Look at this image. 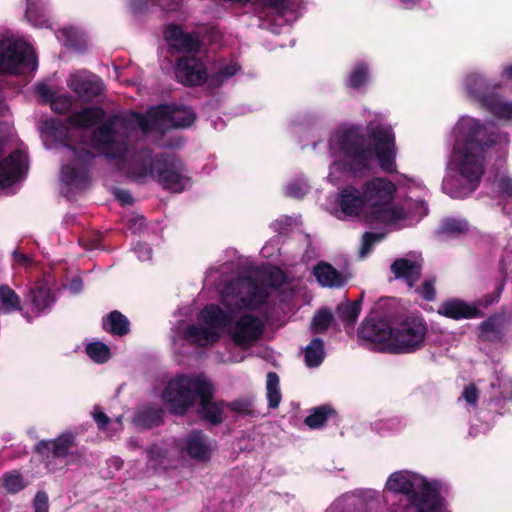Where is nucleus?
Instances as JSON below:
<instances>
[{
  "instance_id": "f257e3e1",
  "label": "nucleus",
  "mask_w": 512,
  "mask_h": 512,
  "mask_svg": "<svg viewBox=\"0 0 512 512\" xmlns=\"http://www.w3.org/2000/svg\"><path fill=\"white\" fill-rule=\"evenodd\" d=\"M100 107H87L73 113L69 126L57 128L56 134L65 145L64 155L69 162L62 166L61 181L67 193L83 189L88 181L87 168L93 154L88 146L116 161L118 168L139 182L151 178L164 189L180 193L190 186V177L182 161L172 154L152 157L150 150L134 151L128 146L131 132L144 134L169 128L189 127L195 120L194 111L186 106L159 105L150 108L145 115L131 112L125 116H113L84 140L88 129L104 119Z\"/></svg>"
},
{
  "instance_id": "f03ea898",
  "label": "nucleus",
  "mask_w": 512,
  "mask_h": 512,
  "mask_svg": "<svg viewBox=\"0 0 512 512\" xmlns=\"http://www.w3.org/2000/svg\"><path fill=\"white\" fill-rule=\"evenodd\" d=\"M297 285L275 267L256 272L253 277L221 281L217 285L221 305L205 306L196 324L180 322L172 338L174 348L180 350L183 342L212 345L224 331L236 346L250 348L263 334L272 295L278 290H294Z\"/></svg>"
},
{
  "instance_id": "7ed1b4c3",
  "label": "nucleus",
  "mask_w": 512,
  "mask_h": 512,
  "mask_svg": "<svg viewBox=\"0 0 512 512\" xmlns=\"http://www.w3.org/2000/svg\"><path fill=\"white\" fill-rule=\"evenodd\" d=\"M364 134L360 126L338 129L330 138L329 151L333 158L327 180L338 185L350 178L359 177L377 159L382 170L396 171L395 135L380 113H367Z\"/></svg>"
},
{
  "instance_id": "20e7f679",
  "label": "nucleus",
  "mask_w": 512,
  "mask_h": 512,
  "mask_svg": "<svg viewBox=\"0 0 512 512\" xmlns=\"http://www.w3.org/2000/svg\"><path fill=\"white\" fill-rule=\"evenodd\" d=\"M455 159L459 176L450 177V197L464 198L478 187L485 173L486 154L502 139L509 143L507 134L489 131L479 119L462 117L454 127Z\"/></svg>"
},
{
  "instance_id": "39448f33",
  "label": "nucleus",
  "mask_w": 512,
  "mask_h": 512,
  "mask_svg": "<svg viewBox=\"0 0 512 512\" xmlns=\"http://www.w3.org/2000/svg\"><path fill=\"white\" fill-rule=\"evenodd\" d=\"M396 185L384 177H374L362 185L369 224L409 226L427 214L424 201L393 202Z\"/></svg>"
},
{
  "instance_id": "423d86ee",
  "label": "nucleus",
  "mask_w": 512,
  "mask_h": 512,
  "mask_svg": "<svg viewBox=\"0 0 512 512\" xmlns=\"http://www.w3.org/2000/svg\"><path fill=\"white\" fill-rule=\"evenodd\" d=\"M214 388L203 374H179L171 378L161 393V399L171 413L183 415L197 400L200 415L212 424L223 420L224 406L211 401Z\"/></svg>"
},
{
  "instance_id": "0eeeda50",
  "label": "nucleus",
  "mask_w": 512,
  "mask_h": 512,
  "mask_svg": "<svg viewBox=\"0 0 512 512\" xmlns=\"http://www.w3.org/2000/svg\"><path fill=\"white\" fill-rule=\"evenodd\" d=\"M426 333L422 318L409 316L390 325L387 321L366 319L359 336L373 349L390 353H409L420 347Z\"/></svg>"
},
{
  "instance_id": "6e6552de",
  "label": "nucleus",
  "mask_w": 512,
  "mask_h": 512,
  "mask_svg": "<svg viewBox=\"0 0 512 512\" xmlns=\"http://www.w3.org/2000/svg\"><path fill=\"white\" fill-rule=\"evenodd\" d=\"M441 485L423 476L401 470L389 475L384 493L401 495L397 503L389 505V512H437L442 505Z\"/></svg>"
},
{
  "instance_id": "1a4fd4ad",
  "label": "nucleus",
  "mask_w": 512,
  "mask_h": 512,
  "mask_svg": "<svg viewBox=\"0 0 512 512\" xmlns=\"http://www.w3.org/2000/svg\"><path fill=\"white\" fill-rule=\"evenodd\" d=\"M215 449V443L200 431H193L177 446L173 443L153 445L147 452L148 466L155 471L176 467V455L186 453L198 462L208 461Z\"/></svg>"
},
{
  "instance_id": "9d476101",
  "label": "nucleus",
  "mask_w": 512,
  "mask_h": 512,
  "mask_svg": "<svg viewBox=\"0 0 512 512\" xmlns=\"http://www.w3.org/2000/svg\"><path fill=\"white\" fill-rule=\"evenodd\" d=\"M36 67V55L26 41L10 33L0 35V73L23 74Z\"/></svg>"
},
{
  "instance_id": "9b49d317",
  "label": "nucleus",
  "mask_w": 512,
  "mask_h": 512,
  "mask_svg": "<svg viewBox=\"0 0 512 512\" xmlns=\"http://www.w3.org/2000/svg\"><path fill=\"white\" fill-rule=\"evenodd\" d=\"M336 215L340 219L356 218L368 223V211L362 189L347 185L338 194Z\"/></svg>"
},
{
  "instance_id": "f8f14e48",
  "label": "nucleus",
  "mask_w": 512,
  "mask_h": 512,
  "mask_svg": "<svg viewBox=\"0 0 512 512\" xmlns=\"http://www.w3.org/2000/svg\"><path fill=\"white\" fill-rule=\"evenodd\" d=\"M67 86L84 102L92 101L95 97L102 94L104 84L95 74L86 71H76L67 78Z\"/></svg>"
},
{
  "instance_id": "ddd939ff",
  "label": "nucleus",
  "mask_w": 512,
  "mask_h": 512,
  "mask_svg": "<svg viewBox=\"0 0 512 512\" xmlns=\"http://www.w3.org/2000/svg\"><path fill=\"white\" fill-rule=\"evenodd\" d=\"M28 170L27 156L21 150L0 161V189L7 190L24 178Z\"/></svg>"
},
{
  "instance_id": "4468645a",
  "label": "nucleus",
  "mask_w": 512,
  "mask_h": 512,
  "mask_svg": "<svg viewBox=\"0 0 512 512\" xmlns=\"http://www.w3.org/2000/svg\"><path fill=\"white\" fill-rule=\"evenodd\" d=\"M175 74L179 82L189 86L200 85L207 79L206 68L196 54L181 58Z\"/></svg>"
},
{
  "instance_id": "2eb2a0df",
  "label": "nucleus",
  "mask_w": 512,
  "mask_h": 512,
  "mask_svg": "<svg viewBox=\"0 0 512 512\" xmlns=\"http://www.w3.org/2000/svg\"><path fill=\"white\" fill-rule=\"evenodd\" d=\"M164 39L170 49L186 53V56L195 55L200 47L198 36L194 33H185L180 26L169 25L164 31Z\"/></svg>"
},
{
  "instance_id": "dca6fc26",
  "label": "nucleus",
  "mask_w": 512,
  "mask_h": 512,
  "mask_svg": "<svg viewBox=\"0 0 512 512\" xmlns=\"http://www.w3.org/2000/svg\"><path fill=\"white\" fill-rule=\"evenodd\" d=\"M395 278L402 279L409 288L418 282L422 271V258L416 254L395 260L391 265Z\"/></svg>"
},
{
  "instance_id": "f3484780",
  "label": "nucleus",
  "mask_w": 512,
  "mask_h": 512,
  "mask_svg": "<svg viewBox=\"0 0 512 512\" xmlns=\"http://www.w3.org/2000/svg\"><path fill=\"white\" fill-rule=\"evenodd\" d=\"M481 107L500 120H512V101H505L499 94L474 93Z\"/></svg>"
},
{
  "instance_id": "a211bd4d",
  "label": "nucleus",
  "mask_w": 512,
  "mask_h": 512,
  "mask_svg": "<svg viewBox=\"0 0 512 512\" xmlns=\"http://www.w3.org/2000/svg\"><path fill=\"white\" fill-rule=\"evenodd\" d=\"M380 501V494L376 490L367 489L358 491L353 495H344L337 499L331 510H337L340 508H349L350 506H356L358 504L365 505L368 509H374L378 507Z\"/></svg>"
},
{
  "instance_id": "6ab92c4d",
  "label": "nucleus",
  "mask_w": 512,
  "mask_h": 512,
  "mask_svg": "<svg viewBox=\"0 0 512 512\" xmlns=\"http://www.w3.org/2000/svg\"><path fill=\"white\" fill-rule=\"evenodd\" d=\"M75 437L72 433H64L55 440L41 441L37 450L41 454L50 453L52 457L62 459L67 457L74 446Z\"/></svg>"
},
{
  "instance_id": "aec40b11",
  "label": "nucleus",
  "mask_w": 512,
  "mask_h": 512,
  "mask_svg": "<svg viewBox=\"0 0 512 512\" xmlns=\"http://www.w3.org/2000/svg\"><path fill=\"white\" fill-rule=\"evenodd\" d=\"M313 275L321 286L329 288L341 287L347 280L344 275L326 262L317 264L313 268Z\"/></svg>"
},
{
  "instance_id": "412c9836",
  "label": "nucleus",
  "mask_w": 512,
  "mask_h": 512,
  "mask_svg": "<svg viewBox=\"0 0 512 512\" xmlns=\"http://www.w3.org/2000/svg\"><path fill=\"white\" fill-rule=\"evenodd\" d=\"M36 91L43 101L49 102L51 108L58 113L67 112L72 106L70 95L54 92L47 84H39Z\"/></svg>"
},
{
  "instance_id": "4be33fe9",
  "label": "nucleus",
  "mask_w": 512,
  "mask_h": 512,
  "mask_svg": "<svg viewBox=\"0 0 512 512\" xmlns=\"http://www.w3.org/2000/svg\"><path fill=\"white\" fill-rule=\"evenodd\" d=\"M30 301L33 309L38 312L46 310L53 304L54 297L47 280L39 281L34 285L30 292Z\"/></svg>"
},
{
  "instance_id": "5701e85b",
  "label": "nucleus",
  "mask_w": 512,
  "mask_h": 512,
  "mask_svg": "<svg viewBox=\"0 0 512 512\" xmlns=\"http://www.w3.org/2000/svg\"><path fill=\"white\" fill-rule=\"evenodd\" d=\"M504 317L492 315L479 325V336L483 341H500L503 337Z\"/></svg>"
},
{
  "instance_id": "b1692460",
  "label": "nucleus",
  "mask_w": 512,
  "mask_h": 512,
  "mask_svg": "<svg viewBox=\"0 0 512 512\" xmlns=\"http://www.w3.org/2000/svg\"><path fill=\"white\" fill-rule=\"evenodd\" d=\"M483 315L478 305H470L460 299H450V319H475Z\"/></svg>"
},
{
  "instance_id": "393cba45",
  "label": "nucleus",
  "mask_w": 512,
  "mask_h": 512,
  "mask_svg": "<svg viewBox=\"0 0 512 512\" xmlns=\"http://www.w3.org/2000/svg\"><path fill=\"white\" fill-rule=\"evenodd\" d=\"M164 410L154 406H144L137 410L134 422L138 426L150 428L159 425L163 420Z\"/></svg>"
},
{
  "instance_id": "a878e982",
  "label": "nucleus",
  "mask_w": 512,
  "mask_h": 512,
  "mask_svg": "<svg viewBox=\"0 0 512 512\" xmlns=\"http://www.w3.org/2000/svg\"><path fill=\"white\" fill-rule=\"evenodd\" d=\"M92 416L95 422L97 423L98 429L104 431L108 437L115 436L123 428L121 416H118L115 419H110L104 412H102L98 408H95L93 410Z\"/></svg>"
},
{
  "instance_id": "bb28decb",
  "label": "nucleus",
  "mask_w": 512,
  "mask_h": 512,
  "mask_svg": "<svg viewBox=\"0 0 512 512\" xmlns=\"http://www.w3.org/2000/svg\"><path fill=\"white\" fill-rule=\"evenodd\" d=\"M129 321L119 311H112L103 320V328L113 335H125L129 332Z\"/></svg>"
},
{
  "instance_id": "cd10ccee",
  "label": "nucleus",
  "mask_w": 512,
  "mask_h": 512,
  "mask_svg": "<svg viewBox=\"0 0 512 512\" xmlns=\"http://www.w3.org/2000/svg\"><path fill=\"white\" fill-rule=\"evenodd\" d=\"M19 296L7 285L0 286V312L11 313L20 310Z\"/></svg>"
},
{
  "instance_id": "c85d7f7f",
  "label": "nucleus",
  "mask_w": 512,
  "mask_h": 512,
  "mask_svg": "<svg viewBox=\"0 0 512 512\" xmlns=\"http://www.w3.org/2000/svg\"><path fill=\"white\" fill-rule=\"evenodd\" d=\"M46 3L44 0H27L26 17L35 26L43 27L46 23L45 16Z\"/></svg>"
},
{
  "instance_id": "c756f323",
  "label": "nucleus",
  "mask_w": 512,
  "mask_h": 512,
  "mask_svg": "<svg viewBox=\"0 0 512 512\" xmlns=\"http://www.w3.org/2000/svg\"><path fill=\"white\" fill-rule=\"evenodd\" d=\"M324 345L321 339L315 338L305 349V361L309 367L320 365L324 359Z\"/></svg>"
},
{
  "instance_id": "7c9ffc66",
  "label": "nucleus",
  "mask_w": 512,
  "mask_h": 512,
  "mask_svg": "<svg viewBox=\"0 0 512 512\" xmlns=\"http://www.w3.org/2000/svg\"><path fill=\"white\" fill-rule=\"evenodd\" d=\"M264 3L274 9L276 14L283 18L285 22H291L297 17L290 0H264Z\"/></svg>"
},
{
  "instance_id": "2f4dec72",
  "label": "nucleus",
  "mask_w": 512,
  "mask_h": 512,
  "mask_svg": "<svg viewBox=\"0 0 512 512\" xmlns=\"http://www.w3.org/2000/svg\"><path fill=\"white\" fill-rule=\"evenodd\" d=\"M266 390L269 407H278L281 401V394L279 390V378L276 373L270 372L267 374Z\"/></svg>"
},
{
  "instance_id": "473e14b6",
  "label": "nucleus",
  "mask_w": 512,
  "mask_h": 512,
  "mask_svg": "<svg viewBox=\"0 0 512 512\" xmlns=\"http://www.w3.org/2000/svg\"><path fill=\"white\" fill-rule=\"evenodd\" d=\"M369 77V70L366 64L359 63L351 71L347 84L353 89H359L366 84Z\"/></svg>"
},
{
  "instance_id": "72a5a7b5",
  "label": "nucleus",
  "mask_w": 512,
  "mask_h": 512,
  "mask_svg": "<svg viewBox=\"0 0 512 512\" xmlns=\"http://www.w3.org/2000/svg\"><path fill=\"white\" fill-rule=\"evenodd\" d=\"M88 356L97 363H104L109 360L111 353L107 345L102 342H91L86 346Z\"/></svg>"
},
{
  "instance_id": "f704fd0d",
  "label": "nucleus",
  "mask_w": 512,
  "mask_h": 512,
  "mask_svg": "<svg viewBox=\"0 0 512 512\" xmlns=\"http://www.w3.org/2000/svg\"><path fill=\"white\" fill-rule=\"evenodd\" d=\"M80 32L72 27H65L56 32V38L66 47L79 49Z\"/></svg>"
},
{
  "instance_id": "c9c22d12",
  "label": "nucleus",
  "mask_w": 512,
  "mask_h": 512,
  "mask_svg": "<svg viewBox=\"0 0 512 512\" xmlns=\"http://www.w3.org/2000/svg\"><path fill=\"white\" fill-rule=\"evenodd\" d=\"M332 413L333 410L328 406L317 407L309 416L305 418V423L310 428H319L326 422L328 416Z\"/></svg>"
},
{
  "instance_id": "e433bc0d",
  "label": "nucleus",
  "mask_w": 512,
  "mask_h": 512,
  "mask_svg": "<svg viewBox=\"0 0 512 512\" xmlns=\"http://www.w3.org/2000/svg\"><path fill=\"white\" fill-rule=\"evenodd\" d=\"M362 298L363 294H361L360 299L357 301L340 306L338 308V313L344 321L352 324L357 320L361 311Z\"/></svg>"
},
{
  "instance_id": "4c0bfd02",
  "label": "nucleus",
  "mask_w": 512,
  "mask_h": 512,
  "mask_svg": "<svg viewBox=\"0 0 512 512\" xmlns=\"http://www.w3.org/2000/svg\"><path fill=\"white\" fill-rule=\"evenodd\" d=\"M332 321V314L328 311H319L312 320V329L316 333L324 332Z\"/></svg>"
},
{
  "instance_id": "58836bf2",
  "label": "nucleus",
  "mask_w": 512,
  "mask_h": 512,
  "mask_svg": "<svg viewBox=\"0 0 512 512\" xmlns=\"http://www.w3.org/2000/svg\"><path fill=\"white\" fill-rule=\"evenodd\" d=\"M3 483L5 489L11 493H17L25 487L22 477L17 473L6 474Z\"/></svg>"
},
{
  "instance_id": "ea45409f",
  "label": "nucleus",
  "mask_w": 512,
  "mask_h": 512,
  "mask_svg": "<svg viewBox=\"0 0 512 512\" xmlns=\"http://www.w3.org/2000/svg\"><path fill=\"white\" fill-rule=\"evenodd\" d=\"M309 190V185L305 180H295L286 187V194L294 198L303 197Z\"/></svg>"
},
{
  "instance_id": "a19ab883",
  "label": "nucleus",
  "mask_w": 512,
  "mask_h": 512,
  "mask_svg": "<svg viewBox=\"0 0 512 512\" xmlns=\"http://www.w3.org/2000/svg\"><path fill=\"white\" fill-rule=\"evenodd\" d=\"M415 292L425 300H434L436 295L435 280L433 278H426L423 283L415 289Z\"/></svg>"
},
{
  "instance_id": "79ce46f5",
  "label": "nucleus",
  "mask_w": 512,
  "mask_h": 512,
  "mask_svg": "<svg viewBox=\"0 0 512 512\" xmlns=\"http://www.w3.org/2000/svg\"><path fill=\"white\" fill-rule=\"evenodd\" d=\"M382 235L378 233L368 232L365 233L362 239V244L360 248V257H366L371 251L372 246L379 242L382 239Z\"/></svg>"
},
{
  "instance_id": "37998d69",
  "label": "nucleus",
  "mask_w": 512,
  "mask_h": 512,
  "mask_svg": "<svg viewBox=\"0 0 512 512\" xmlns=\"http://www.w3.org/2000/svg\"><path fill=\"white\" fill-rule=\"evenodd\" d=\"M239 70V65L236 62H230L229 64L221 67L215 77L216 84H221L228 78L235 75Z\"/></svg>"
},
{
  "instance_id": "c03bdc74",
  "label": "nucleus",
  "mask_w": 512,
  "mask_h": 512,
  "mask_svg": "<svg viewBox=\"0 0 512 512\" xmlns=\"http://www.w3.org/2000/svg\"><path fill=\"white\" fill-rule=\"evenodd\" d=\"M469 224L466 220L450 218V237L464 235L469 231Z\"/></svg>"
},
{
  "instance_id": "a18cd8bd",
  "label": "nucleus",
  "mask_w": 512,
  "mask_h": 512,
  "mask_svg": "<svg viewBox=\"0 0 512 512\" xmlns=\"http://www.w3.org/2000/svg\"><path fill=\"white\" fill-rule=\"evenodd\" d=\"M462 398L471 406L475 407L478 403L479 392L475 384L471 383L465 386L462 392Z\"/></svg>"
},
{
  "instance_id": "49530a36",
  "label": "nucleus",
  "mask_w": 512,
  "mask_h": 512,
  "mask_svg": "<svg viewBox=\"0 0 512 512\" xmlns=\"http://www.w3.org/2000/svg\"><path fill=\"white\" fill-rule=\"evenodd\" d=\"M138 259L141 261H148L152 257V249L146 243H137L133 248Z\"/></svg>"
},
{
  "instance_id": "de8ad7c7",
  "label": "nucleus",
  "mask_w": 512,
  "mask_h": 512,
  "mask_svg": "<svg viewBox=\"0 0 512 512\" xmlns=\"http://www.w3.org/2000/svg\"><path fill=\"white\" fill-rule=\"evenodd\" d=\"M48 496L45 492H38L34 499V512H48Z\"/></svg>"
},
{
  "instance_id": "09e8293b",
  "label": "nucleus",
  "mask_w": 512,
  "mask_h": 512,
  "mask_svg": "<svg viewBox=\"0 0 512 512\" xmlns=\"http://www.w3.org/2000/svg\"><path fill=\"white\" fill-rule=\"evenodd\" d=\"M498 191L501 196L512 197V179L509 177H502L498 181Z\"/></svg>"
},
{
  "instance_id": "8fccbe9b",
  "label": "nucleus",
  "mask_w": 512,
  "mask_h": 512,
  "mask_svg": "<svg viewBox=\"0 0 512 512\" xmlns=\"http://www.w3.org/2000/svg\"><path fill=\"white\" fill-rule=\"evenodd\" d=\"M294 222L292 217L289 216H282L279 219L275 220L272 223V227L275 231L281 233L283 232L288 226H291Z\"/></svg>"
},
{
  "instance_id": "3c124183",
  "label": "nucleus",
  "mask_w": 512,
  "mask_h": 512,
  "mask_svg": "<svg viewBox=\"0 0 512 512\" xmlns=\"http://www.w3.org/2000/svg\"><path fill=\"white\" fill-rule=\"evenodd\" d=\"M500 394H501L500 397H496L495 395L490 396V399L488 402L489 406H493V405L495 406V411H498V408L502 407L500 405V402L511 399V397H512V392L508 391V390L505 392L502 391Z\"/></svg>"
},
{
  "instance_id": "603ef678",
  "label": "nucleus",
  "mask_w": 512,
  "mask_h": 512,
  "mask_svg": "<svg viewBox=\"0 0 512 512\" xmlns=\"http://www.w3.org/2000/svg\"><path fill=\"white\" fill-rule=\"evenodd\" d=\"M14 259L18 264L23 266H27L32 262V259L29 256L19 252L14 253Z\"/></svg>"
},
{
  "instance_id": "864d4df0",
  "label": "nucleus",
  "mask_w": 512,
  "mask_h": 512,
  "mask_svg": "<svg viewBox=\"0 0 512 512\" xmlns=\"http://www.w3.org/2000/svg\"><path fill=\"white\" fill-rule=\"evenodd\" d=\"M68 288L73 293H77L82 289V280L80 278H73L68 285Z\"/></svg>"
},
{
  "instance_id": "5fc2aeb1",
  "label": "nucleus",
  "mask_w": 512,
  "mask_h": 512,
  "mask_svg": "<svg viewBox=\"0 0 512 512\" xmlns=\"http://www.w3.org/2000/svg\"><path fill=\"white\" fill-rule=\"evenodd\" d=\"M118 199L123 203V204H130L131 203V195L126 192V191H117L116 193Z\"/></svg>"
},
{
  "instance_id": "6e6d98bb",
  "label": "nucleus",
  "mask_w": 512,
  "mask_h": 512,
  "mask_svg": "<svg viewBox=\"0 0 512 512\" xmlns=\"http://www.w3.org/2000/svg\"><path fill=\"white\" fill-rule=\"evenodd\" d=\"M9 134H10V127L5 123H1L0 124V145L2 144V142L6 139V137Z\"/></svg>"
},
{
  "instance_id": "4d7b16f0",
  "label": "nucleus",
  "mask_w": 512,
  "mask_h": 512,
  "mask_svg": "<svg viewBox=\"0 0 512 512\" xmlns=\"http://www.w3.org/2000/svg\"><path fill=\"white\" fill-rule=\"evenodd\" d=\"M502 78L512 82V64L507 65L501 72Z\"/></svg>"
},
{
  "instance_id": "13d9d810",
  "label": "nucleus",
  "mask_w": 512,
  "mask_h": 512,
  "mask_svg": "<svg viewBox=\"0 0 512 512\" xmlns=\"http://www.w3.org/2000/svg\"><path fill=\"white\" fill-rule=\"evenodd\" d=\"M495 299L491 295H486L483 299L479 300V305L487 308L490 304H492Z\"/></svg>"
},
{
  "instance_id": "bf43d9fd",
  "label": "nucleus",
  "mask_w": 512,
  "mask_h": 512,
  "mask_svg": "<svg viewBox=\"0 0 512 512\" xmlns=\"http://www.w3.org/2000/svg\"><path fill=\"white\" fill-rule=\"evenodd\" d=\"M439 314L448 317V304L443 303L441 307L439 308Z\"/></svg>"
},
{
  "instance_id": "052dcab7",
  "label": "nucleus",
  "mask_w": 512,
  "mask_h": 512,
  "mask_svg": "<svg viewBox=\"0 0 512 512\" xmlns=\"http://www.w3.org/2000/svg\"><path fill=\"white\" fill-rule=\"evenodd\" d=\"M401 3L406 7V8H411L412 6H414L417 2V0H400Z\"/></svg>"
},
{
  "instance_id": "680f3d73",
  "label": "nucleus",
  "mask_w": 512,
  "mask_h": 512,
  "mask_svg": "<svg viewBox=\"0 0 512 512\" xmlns=\"http://www.w3.org/2000/svg\"><path fill=\"white\" fill-rule=\"evenodd\" d=\"M217 271H210L208 275L206 276V281L213 282L216 279Z\"/></svg>"
},
{
  "instance_id": "e2e57ef3",
  "label": "nucleus",
  "mask_w": 512,
  "mask_h": 512,
  "mask_svg": "<svg viewBox=\"0 0 512 512\" xmlns=\"http://www.w3.org/2000/svg\"><path fill=\"white\" fill-rule=\"evenodd\" d=\"M111 462L116 466L117 469L121 467L122 462L119 458H113L111 459Z\"/></svg>"
},
{
  "instance_id": "0e129e2a",
  "label": "nucleus",
  "mask_w": 512,
  "mask_h": 512,
  "mask_svg": "<svg viewBox=\"0 0 512 512\" xmlns=\"http://www.w3.org/2000/svg\"><path fill=\"white\" fill-rule=\"evenodd\" d=\"M403 178H404V179H406V180H408V181H410V182H412V183H414V184H416V185H419V182H418V181H416V180H415V179H413V178H409V177H407V176H403Z\"/></svg>"
},
{
  "instance_id": "69168bd1",
  "label": "nucleus",
  "mask_w": 512,
  "mask_h": 512,
  "mask_svg": "<svg viewBox=\"0 0 512 512\" xmlns=\"http://www.w3.org/2000/svg\"><path fill=\"white\" fill-rule=\"evenodd\" d=\"M496 386H499V379L497 378L496 381L491 382V388L494 389Z\"/></svg>"
},
{
  "instance_id": "338daca9",
  "label": "nucleus",
  "mask_w": 512,
  "mask_h": 512,
  "mask_svg": "<svg viewBox=\"0 0 512 512\" xmlns=\"http://www.w3.org/2000/svg\"><path fill=\"white\" fill-rule=\"evenodd\" d=\"M137 222H139V225H142L144 223V218L143 217H138L135 219Z\"/></svg>"
},
{
  "instance_id": "774afa93",
  "label": "nucleus",
  "mask_w": 512,
  "mask_h": 512,
  "mask_svg": "<svg viewBox=\"0 0 512 512\" xmlns=\"http://www.w3.org/2000/svg\"><path fill=\"white\" fill-rule=\"evenodd\" d=\"M47 467L51 470V471H54L56 468L52 466L51 462L47 463Z\"/></svg>"
}]
</instances>
